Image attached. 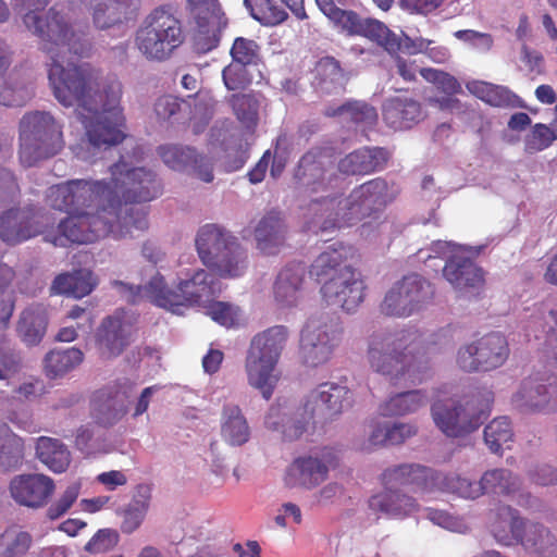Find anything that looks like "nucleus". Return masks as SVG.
<instances>
[{
	"mask_svg": "<svg viewBox=\"0 0 557 557\" xmlns=\"http://www.w3.org/2000/svg\"><path fill=\"white\" fill-rule=\"evenodd\" d=\"M23 23L49 54L48 78L53 95L64 107L76 106L75 114L88 143L99 149L120 144L125 137L122 83L115 77H104L89 63H75L69 58L87 54L89 44L84 33L55 7L44 15L32 10L23 16Z\"/></svg>",
	"mask_w": 557,
	"mask_h": 557,
	"instance_id": "f257e3e1",
	"label": "nucleus"
},
{
	"mask_svg": "<svg viewBox=\"0 0 557 557\" xmlns=\"http://www.w3.org/2000/svg\"><path fill=\"white\" fill-rule=\"evenodd\" d=\"M110 181L70 180L48 189L47 201L55 210H72L57 231L46 227L45 239L54 246L90 244L108 235L123 237L148 227L146 212L129 206L150 201L160 194L156 174L133 166L124 158L110 168Z\"/></svg>",
	"mask_w": 557,
	"mask_h": 557,
	"instance_id": "f03ea898",
	"label": "nucleus"
},
{
	"mask_svg": "<svg viewBox=\"0 0 557 557\" xmlns=\"http://www.w3.org/2000/svg\"><path fill=\"white\" fill-rule=\"evenodd\" d=\"M297 186L304 193L322 194L308 206V230L329 231L350 226L372 211L394 200L398 189L383 178H374L354 188L346 197L336 189L344 178L337 174L332 156L321 149H311L299 160L295 171Z\"/></svg>",
	"mask_w": 557,
	"mask_h": 557,
	"instance_id": "7ed1b4c3",
	"label": "nucleus"
},
{
	"mask_svg": "<svg viewBox=\"0 0 557 557\" xmlns=\"http://www.w3.org/2000/svg\"><path fill=\"white\" fill-rule=\"evenodd\" d=\"M112 285L128 302L148 299L156 306L176 314H183L185 308L198 306L216 323L230 327L238 317V309L224 301H215L221 293V283L203 269L186 272L180 278L177 289L168 287L164 277L157 273L145 286H135L123 281Z\"/></svg>",
	"mask_w": 557,
	"mask_h": 557,
	"instance_id": "20e7f679",
	"label": "nucleus"
},
{
	"mask_svg": "<svg viewBox=\"0 0 557 557\" xmlns=\"http://www.w3.org/2000/svg\"><path fill=\"white\" fill-rule=\"evenodd\" d=\"M429 338L430 335L412 325L374 331L367 341L368 364L394 385L416 384L421 381L416 357L429 349Z\"/></svg>",
	"mask_w": 557,
	"mask_h": 557,
	"instance_id": "39448f33",
	"label": "nucleus"
},
{
	"mask_svg": "<svg viewBox=\"0 0 557 557\" xmlns=\"http://www.w3.org/2000/svg\"><path fill=\"white\" fill-rule=\"evenodd\" d=\"M196 248L202 263L222 277H238L247 269V252L231 232L216 224L198 230Z\"/></svg>",
	"mask_w": 557,
	"mask_h": 557,
	"instance_id": "423d86ee",
	"label": "nucleus"
},
{
	"mask_svg": "<svg viewBox=\"0 0 557 557\" xmlns=\"http://www.w3.org/2000/svg\"><path fill=\"white\" fill-rule=\"evenodd\" d=\"M184 40L181 22L163 7L152 10L135 34V46L148 61L163 62Z\"/></svg>",
	"mask_w": 557,
	"mask_h": 557,
	"instance_id": "0eeeda50",
	"label": "nucleus"
},
{
	"mask_svg": "<svg viewBox=\"0 0 557 557\" xmlns=\"http://www.w3.org/2000/svg\"><path fill=\"white\" fill-rule=\"evenodd\" d=\"M61 125L45 111L28 112L20 122V160L25 166L53 157L64 146Z\"/></svg>",
	"mask_w": 557,
	"mask_h": 557,
	"instance_id": "6e6552de",
	"label": "nucleus"
},
{
	"mask_svg": "<svg viewBox=\"0 0 557 557\" xmlns=\"http://www.w3.org/2000/svg\"><path fill=\"white\" fill-rule=\"evenodd\" d=\"M342 327L325 313L308 319L300 334L302 362L312 368L327 363L342 342Z\"/></svg>",
	"mask_w": 557,
	"mask_h": 557,
	"instance_id": "1a4fd4ad",
	"label": "nucleus"
},
{
	"mask_svg": "<svg viewBox=\"0 0 557 557\" xmlns=\"http://www.w3.org/2000/svg\"><path fill=\"white\" fill-rule=\"evenodd\" d=\"M434 288L418 274L404 276L385 294L381 312L388 317L408 318L423 310L433 299Z\"/></svg>",
	"mask_w": 557,
	"mask_h": 557,
	"instance_id": "9d476101",
	"label": "nucleus"
},
{
	"mask_svg": "<svg viewBox=\"0 0 557 557\" xmlns=\"http://www.w3.org/2000/svg\"><path fill=\"white\" fill-rule=\"evenodd\" d=\"M329 20L341 32L349 36L357 35L370 38L391 54L397 53L401 47L408 51H419L424 45L422 40L410 41L407 39L405 44L400 42L398 35L389 30L382 22L375 18L361 17L350 10L338 8Z\"/></svg>",
	"mask_w": 557,
	"mask_h": 557,
	"instance_id": "9b49d317",
	"label": "nucleus"
},
{
	"mask_svg": "<svg viewBox=\"0 0 557 557\" xmlns=\"http://www.w3.org/2000/svg\"><path fill=\"white\" fill-rule=\"evenodd\" d=\"M188 23L193 32L194 48L207 53L218 47L226 18L215 0H188Z\"/></svg>",
	"mask_w": 557,
	"mask_h": 557,
	"instance_id": "f8f14e48",
	"label": "nucleus"
},
{
	"mask_svg": "<svg viewBox=\"0 0 557 557\" xmlns=\"http://www.w3.org/2000/svg\"><path fill=\"white\" fill-rule=\"evenodd\" d=\"M508 357L506 337L499 332H492L461 346L456 362L466 372L491 371L502 367Z\"/></svg>",
	"mask_w": 557,
	"mask_h": 557,
	"instance_id": "ddd939ff",
	"label": "nucleus"
},
{
	"mask_svg": "<svg viewBox=\"0 0 557 557\" xmlns=\"http://www.w3.org/2000/svg\"><path fill=\"white\" fill-rule=\"evenodd\" d=\"M431 414L435 425L448 437H462L482 423L481 413L471 401L438 400L432 405Z\"/></svg>",
	"mask_w": 557,
	"mask_h": 557,
	"instance_id": "4468645a",
	"label": "nucleus"
},
{
	"mask_svg": "<svg viewBox=\"0 0 557 557\" xmlns=\"http://www.w3.org/2000/svg\"><path fill=\"white\" fill-rule=\"evenodd\" d=\"M50 218L34 207L11 209L0 215V238L16 245L39 234L46 235Z\"/></svg>",
	"mask_w": 557,
	"mask_h": 557,
	"instance_id": "2eb2a0df",
	"label": "nucleus"
},
{
	"mask_svg": "<svg viewBox=\"0 0 557 557\" xmlns=\"http://www.w3.org/2000/svg\"><path fill=\"white\" fill-rule=\"evenodd\" d=\"M511 404L521 412L549 413L557 410V379H523L512 394Z\"/></svg>",
	"mask_w": 557,
	"mask_h": 557,
	"instance_id": "dca6fc26",
	"label": "nucleus"
},
{
	"mask_svg": "<svg viewBox=\"0 0 557 557\" xmlns=\"http://www.w3.org/2000/svg\"><path fill=\"white\" fill-rule=\"evenodd\" d=\"M135 387V383L129 379H120L99 389L92 400L98 422L103 425L117 423L128 410Z\"/></svg>",
	"mask_w": 557,
	"mask_h": 557,
	"instance_id": "f3484780",
	"label": "nucleus"
},
{
	"mask_svg": "<svg viewBox=\"0 0 557 557\" xmlns=\"http://www.w3.org/2000/svg\"><path fill=\"white\" fill-rule=\"evenodd\" d=\"M132 334L133 322L127 312L117 310L104 318L96 332V345L100 357L104 360L119 357L129 345Z\"/></svg>",
	"mask_w": 557,
	"mask_h": 557,
	"instance_id": "a211bd4d",
	"label": "nucleus"
},
{
	"mask_svg": "<svg viewBox=\"0 0 557 557\" xmlns=\"http://www.w3.org/2000/svg\"><path fill=\"white\" fill-rule=\"evenodd\" d=\"M352 405V393L343 384L325 382L310 392L302 410L310 421L313 417L335 418Z\"/></svg>",
	"mask_w": 557,
	"mask_h": 557,
	"instance_id": "6ab92c4d",
	"label": "nucleus"
},
{
	"mask_svg": "<svg viewBox=\"0 0 557 557\" xmlns=\"http://www.w3.org/2000/svg\"><path fill=\"white\" fill-rule=\"evenodd\" d=\"M364 283L355 269H343L338 275L329 278L321 287L325 301L347 312L355 311L364 299Z\"/></svg>",
	"mask_w": 557,
	"mask_h": 557,
	"instance_id": "aec40b11",
	"label": "nucleus"
},
{
	"mask_svg": "<svg viewBox=\"0 0 557 557\" xmlns=\"http://www.w3.org/2000/svg\"><path fill=\"white\" fill-rule=\"evenodd\" d=\"M333 467L334 456L330 451L300 456L287 467L284 481L289 487L312 490L327 479Z\"/></svg>",
	"mask_w": 557,
	"mask_h": 557,
	"instance_id": "412c9836",
	"label": "nucleus"
},
{
	"mask_svg": "<svg viewBox=\"0 0 557 557\" xmlns=\"http://www.w3.org/2000/svg\"><path fill=\"white\" fill-rule=\"evenodd\" d=\"M162 162L173 171L193 173L205 183L213 181L212 162L195 148L181 144H164L158 147Z\"/></svg>",
	"mask_w": 557,
	"mask_h": 557,
	"instance_id": "4be33fe9",
	"label": "nucleus"
},
{
	"mask_svg": "<svg viewBox=\"0 0 557 557\" xmlns=\"http://www.w3.org/2000/svg\"><path fill=\"white\" fill-rule=\"evenodd\" d=\"M53 491V480L40 473L16 475L10 483L12 498L30 508L45 506Z\"/></svg>",
	"mask_w": 557,
	"mask_h": 557,
	"instance_id": "5701e85b",
	"label": "nucleus"
},
{
	"mask_svg": "<svg viewBox=\"0 0 557 557\" xmlns=\"http://www.w3.org/2000/svg\"><path fill=\"white\" fill-rule=\"evenodd\" d=\"M471 252L449 255L443 269L445 280L459 293L480 288L484 277L482 270L473 262Z\"/></svg>",
	"mask_w": 557,
	"mask_h": 557,
	"instance_id": "b1692460",
	"label": "nucleus"
},
{
	"mask_svg": "<svg viewBox=\"0 0 557 557\" xmlns=\"http://www.w3.org/2000/svg\"><path fill=\"white\" fill-rule=\"evenodd\" d=\"M309 424L307 414L302 409L292 413L287 406L273 404L264 414L263 425L267 430L277 433L284 441H296L306 431Z\"/></svg>",
	"mask_w": 557,
	"mask_h": 557,
	"instance_id": "393cba45",
	"label": "nucleus"
},
{
	"mask_svg": "<svg viewBox=\"0 0 557 557\" xmlns=\"http://www.w3.org/2000/svg\"><path fill=\"white\" fill-rule=\"evenodd\" d=\"M140 5V0H92L94 24L99 29L126 24L135 20Z\"/></svg>",
	"mask_w": 557,
	"mask_h": 557,
	"instance_id": "a878e982",
	"label": "nucleus"
},
{
	"mask_svg": "<svg viewBox=\"0 0 557 557\" xmlns=\"http://www.w3.org/2000/svg\"><path fill=\"white\" fill-rule=\"evenodd\" d=\"M369 508L386 518L404 519L414 513L419 504L401 490L384 486L383 491L370 497Z\"/></svg>",
	"mask_w": 557,
	"mask_h": 557,
	"instance_id": "bb28decb",
	"label": "nucleus"
},
{
	"mask_svg": "<svg viewBox=\"0 0 557 557\" xmlns=\"http://www.w3.org/2000/svg\"><path fill=\"white\" fill-rule=\"evenodd\" d=\"M434 471L420 465H400L386 469L382 474L384 486L399 488L412 486L414 490L433 492Z\"/></svg>",
	"mask_w": 557,
	"mask_h": 557,
	"instance_id": "cd10ccee",
	"label": "nucleus"
},
{
	"mask_svg": "<svg viewBox=\"0 0 557 557\" xmlns=\"http://www.w3.org/2000/svg\"><path fill=\"white\" fill-rule=\"evenodd\" d=\"M305 268L301 264H290L282 269L273 284V298L280 308L298 306L302 298Z\"/></svg>",
	"mask_w": 557,
	"mask_h": 557,
	"instance_id": "c85d7f7f",
	"label": "nucleus"
},
{
	"mask_svg": "<svg viewBox=\"0 0 557 557\" xmlns=\"http://www.w3.org/2000/svg\"><path fill=\"white\" fill-rule=\"evenodd\" d=\"M276 361L247 354L245 371L248 384L258 389L265 400H269L280 381L281 373Z\"/></svg>",
	"mask_w": 557,
	"mask_h": 557,
	"instance_id": "c756f323",
	"label": "nucleus"
},
{
	"mask_svg": "<svg viewBox=\"0 0 557 557\" xmlns=\"http://www.w3.org/2000/svg\"><path fill=\"white\" fill-rule=\"evenodd\" d=\"M222 441L231 447H242L250 441L251 428L238 405L226 404L220 420Z\"/></svg>",
	"mask_w": 557,
	"mask_h": 557,
	"instance_id": "7c9ffc66",
	"label": "nucleus"
},
{
	"mask_svg": "<svg viewBox=\"0 0 557 557\" xmlns=\"http://www.w3.org/2000/svg\"><path fill=\"white\" fill-rule=\"evenodd\" d=\"M285 223L278 212L271 211L260 219L255 228L257 249L263 255H276L284 245Z\"/></svg>",
	"mask_w": 557,
	"mask_h": 557,
	"instance_id": "2f4dec72",
	"label": "nucleus"
},
{
	"mask_svg": "<svg viewBox=\"0 0 557 557\" xmlns=\"http://www.w3.org/2000/svg\"><path fill=\"white\" fill-rule=\"evenodd\" d=\"M387 159L388 152L383 148H362L342 158L337 171L346 175L368 174L383 169Z\"/></svg>",
	"mask_w": 557,
	"mask_h": 557,
	"instance_id": "473e14b6",
	"label": "nucleus"
},
{
	"mask_svg": "<svg viewBox=\"0 0 557 557\" xmlns=\"http://www.w3.org/2000/svg\"><path fill=\"white\" fill-rule=\"evenodd\" d=\"M289 337L285 325H274L256 334L247 354L278 362Z\"/></svg>",
	"mask_w": 557,
	"mask_h": 557,
	"instance_id": "72a5a7b5",
	"label": "nucleus"
},
{
	"mask_svg": "<svg viewBox=\"0 0 557 557\" xmlns=\"http://www.w3.org/2000/svg\"><path fill=\"white\" fill-rule=\"evenodd\" d=\"M349 249L343 244H332L327 246L312 262L310 275L322 285L326 280L333 278L342 272L343 269L351 268L346 263Z\"/></svg>",
	"mask_w": 557,
	"mask_h": 557,
	"instance_id": "f704fd0d",
	"label": "nucleus"
},
{
	"mask_svg": "<svg viewBox=\"0 0 557 557\" xmlns=\"http://www.w3.org/2000/svg\"><path fill=\"white\" fill-rule=\"evenodd\" d=\"M422 117L421 106L413 99L396 97L383 106V119L394 129L409 128Z\"/></svg>",
	"mask_w": 557,
	"mask_h": 557,
	"instance_id": "c9c22d12",
	"label": "nucleus"
},
{
	"mask_svg": "<svg viewBox=\"0 0 557 557\" xmlns=\"http://www.w3.org/2000/svg\"><path fill=\"white\" fill-rule=\"evenodd\" d=\"M433 491L438 490L467 500L482 496L481 481L457 472L440 473L434 471Z\"/></svg>",
	"mask_w": 557,
	"mask_h": 557,
	"instance_id": "e433bc0d",
	"label": "nucleus"
},
{
	"mask_svg": "<svg viewBox=\"0 0 557 557\" xmlns=\"http://www.w3.org/2000/svg\"><path fill=\"white\" fill-rule=\"evenodd\" d=\"M525 520L510 506H500L491 520V532L495 540L504 545L518 542Z\"/></svg>",
	"mask_w": 557,
	"mask_h": 557,
	"instance_id": "4c0bfd02",
	"label": "nucleus"
},
{
	"mask_svg": "<svg viewBox=\"0 0 557 557\" xmlns=\"http://www.w3.org/2000/svg\"><path fill=\"white\" fill-rule=\"evenodd\" d=\"M48 318L41 305L25 308L17 322V334L27 346L38 345L47 330Z\"/></svg>",
	"mask_w": 557,
	"mask_h": 557,
	"instance_id": "58836bf2",
	"label": "nucleus"
},
{
	"mask_svg": "<svg viewBox=\"0 0 557 557\" xmlns=\"http://www.w3.org/2000/svg\"><path fill=\"white\" fill-rule=\"evenodd\" d=\"M482 496L485 494L515 497L521 487L520 478L507 468H493L480 478Z\"/></svg>",
	"mask_w": 557,
	"mask_h": 557,
	"instance_id": "ea45409f",
	"label": "nucleus"
},
{
	"mask_svg": "<svg viewBox=\"0 0 557 557\" xmlns=\"http://www.w3.org/2000/svg\"><path fill=\"white\" fill-rule=\"evenodd\" d=\"M517 543L540 557H548L556 550L555 535L545 525L530 521H525Z\"/></svg>",
	"mask_w": 557,
	"mask_h": 557,
	"instance_id": "a19ab883",
	"label": "nucleus"
},
{
	"mask_svg": "<svg viewBox=\"0 0 557 557\" xmlns=\"http://www.w3.org/2000/svg\"><path fill=\"white\" fill-rule=\"evenodd\" d=\"M84 361V352L77 347L55 348L44 358V370L48 377H62Z\"/></svg>",
	"mask_w": 557,
	"mask_h": 557,
	"instance_id": "79ce46f5",
	"label": "nucleus"
},
{
	"mask_svg": "<svg viewBox=\"0 0 557 557\" xmlns=\"http://www.w3.org/2000/svg\"><path fill=\"white\" fill-rule=\"evenodd\" d=\"M430 401V395L424 389H413L397 393L386 399L380 407L384 416H406L417 412Z\"/></svg>",
	"mask_w": 557,
	"mask_h": 557,
	"instance_id": "37998d69",
	"label": "nucleus"
},
{
	"mask_svg": "<svg viewBox=\"0 0 557 557\" xmlns=\"http://www.w3.org/2000/svg\"><path fill=\"white\" fill-rule=\"evenodd\" d=\"M346 81L339 62L334 58L325 57L317 63L313 85L319 92H337L344 88Z\"/></svg>",
	"mask_w": 557,
	"mask_h": 557,
	"instance_id": "c03bdc74",
	"label": "nucleus"
},
{
	"mask_svg": "<svg viewBox=\"0 0 557 557\" xmlns=\"http://www.w3.org/2000/svg\"><path fill=\"white\" fill-rule=\"evenodd\" d=\"M36 454L42 463L57 473L64 472L71 461L66 446L61 441L51 437L38 438Z\"/></svg>",
	"mask_w": 557,
	"mask_h": 557,
	"instance_id": "a18cd8bd",
	"label": "nucleus"
},
{
	"mask_svg": "<svg viewBox=\"0 0 557 557\" xmlns=\"http://www.w3.org/2000/svg\"><path fill=\"white\" fill-rule=\"evenodd\" d=\"M324 113L326 116H339L344 121H351L362 128L371 127L377 121L376 110L361 101H349L337 108L330 106Z\"/></svg>",
	"mask_w": 557,
	"mask_h": 557,
	"instance_id": "49530a36",
	"label": "nucleus"
},
{
	"mask_svg": "<svg viewBox=\"0 0 557 557\" xmlns=\"http://www.w3.org/2000/svg\"><path fill=\"white\" fill-rule=\"evenodd\" d=\"M244 4L250 15L265 26L278 25L288 16L283 0H244Z\"/></svg>",
	"mask_w": 557,
	"mask_h": 557,
	"instance_id": "de8ad7c7",
	"label": "nucleus"
},
{
	"mask_svg": "<svg viewBox=\"0 0 557 557\" xmlns=\"http://www.w3.org/2000/svg\"><path fill=\"white\" fill-rule=\"evenodd\" d=\"M23 454V440L7 423L0 421V470L8 471L17 467Z\"/></svg>",
	"mask_w": 557,
	"mask_h": 557,
	"instance_id": "09e8293b",
	"label": "nucleus"
},
{
	"mask_svg": "<svg viewBox=\"0 0 557 557\" xmlns=\"http://www.w3.org/2000/svg\"><path fill=\"white\" fill-rule=\"evenodd\" d=\"M469 92L493 107H510L516 104L517 96L507 87L493 85L482 81L467 83Z\"/></svg>",
	"mask_w": 557,
	"mask_h": 557,
	"instance_id": "8fccbe9b",
	"label": "nucleus"
},
{
	"mask_svg": "<svg viewBox=\"0 0 557 557\" xmlns=\"http://www.w3.org/2000/svg\"><path fill=\"white\" fill-rule=\"evenodd\" d=\"M239 123L253 129L259 121L260 100L255 94H234L227 99Z\"/></svg>",
	"mask_w": 557,
	"mask_h": 557,
	"instance_id": "3c124183",
	"label": "nucleus"
},
{
	"mask_svg": "<svg viewBox=\"0 0 557 557\" xmlns=\"http://www.w3.org/2000/svg\"><path fill=\"white\" fill-rule=\"evenodd\" d=\"M512 429L507 417L492 420L484 429V441L493 454L500 455L512 441Z\"/></svg>",
	"mask_w": 557,
	"mask_h": 557,
	"instance_id": "603ef678",
	"label": "nucleus"
},
{
	"mask_svg": "<svg viewBox=\"0 0 557 557\" xmlns=\"http://www.w3.org/2000/svg\"><path fill=\"white\" fill-rule=\"evenodd\" d=\"M480 247H466L457 245L453 242L436 240L431 244L428 249H420L418 257L422 261H426L433 258L449 259V255H459L460 252H471L472 255H479Z\"/></svg>",
	"mask_w": 557,
	"mask_h": 557,
	"instance_id": "864d4df0",
	"label": "nucleus"
},
{
	"mask_svg": "<svg viewBox=\"0 0 557 557\" xmlns=\"http://www.w3.org/2000/svg\"><path fill=\"white\" fill-rule=\"evenodd\" d=\"M30 544L32 537L26 532H5L0 535V557H22Z\"/></svg>",
	"mask_w": 557,
	"mask_h": 557,
	"instance_id": "5fc2aeb1",
	"label": "nucleus"
},
{
	"mask_svg": "<svg viewBox=\"0 0 557 557\" xmlns=\"http://www.w3.org/2000/svg\"><path fill=\"white\" fill-rule=\"evenodd\" d=\"M148 497L139 495L133 499L124 512L121 530L131 534L136 531L143 523L148 510Z\"/></svg>",
	"mask_w": 557,
	"mask_h": 557,
	"instance_id": "6e6d98bb",
	"label": "nucleus"
},
{
	"mask_svg": "<svg viewBox=\"0 0 557 557\" xmlns=\"http://www.w3.org/2000/svg\"><path fill=\"white\" fill-rule=\"evenodd\" d=\"M232 63L244 66L256 65L259 62V46L255 40L238 37L234 40L232 49Z\"/></svg>",
	"mask_w": 557,
	"mask_h": 557,
	"instance_id": "4d7b16f0",
	"label": "nucleus"
},
{
	"mask_svg": "<svg viewBox=\"0 0 557 557\" xmlns=\"http://www.w3.org/2000/svg\"><path fill=\"white\" fill-rule=\"evenodd\" d=\"M222 79L227 90L236 91L247 88L251 84L252 77L247 66L231 62L223 69Z\"/></svg>",
	"mask_w": 557,
	"mask_h": 557,
	"instance_id": "13d9d810",
	"label": "nucleus"
},
{
	"mask_svg": "<svg viewBox=\"0 0 557 557\" xmlns=\"http://www.w3.org/2000/svg\"><path fill=\"white\" fill-rule=\"evenodd\" d=\"M555 139L554 128H550L545 124L537 123L525 137V151L529 153L542 151L548 148Z\"/></svg>",
	"mask_w": 557,
	"mask_h": 557,
	"instance_id": "bf43d9fd",
	"label": "nucleus"
},
{
	"mask_svg": "<svg viewBox=\"0 0 557 557\" xmlns=\"http://www.w3.org/2000/svg\"><path fill=\"white\" fill-rule=\"evenodd\" d=\"M421 76L429 83L436 86L437 89L451 96L461 91V85L453 75L435 70V69H421Z\"/></svg>",
	"mask_w": 557,
	"mask_h": 557,
	"instance_id": "052dcab7",
	"label": "nucleus"
},
{
	"mask_svg": "<svg viewBox=\"0 0 557 557\" xmlns=\"http://www.w3.org/2000/svg\"><path fill=\"white\" fill-rule=\"evenodd\" d=\"M426 517L434 524L440 525L451 532L467 533L468 531H470V525L465 518L453 516L444 510L429 509Z\"/></svg>",
	"mask_w": 557,
	"mask_h": 557,
	"instance_id": "680f3d73",
	"label": "nucleus"
},
{
	"mask_svg": "<svg viewBox=\"0 0 557 557\" xmlns=\"http://www.w3.org/2000/svg\"><path fill=\"white\" fill-rule=\"evenodd\" d=\"M81 493V483L70 484L61 496L47 510V517L51 520L59 519L72 507Z\"/></svg>",
	"mask_w": 557,
	"mask_h": 557,
	"instance_id": "e2e57ef3",
	"label": "nucleus"
},
{
	"mask_svg": "<svg viewBox=\"0 0 557 557\" xmlns=\"http://www.w3.org/2000/svg\"><path fill=\"white\" fill-rule=\"evenodd\" d=\"M119 543V533L112 529L99 530L85 545L90 554H102L113 549Z\"/></svg>",
	"mask_w": 557,
	"mask_h": 557,
	"instance_id": "0e129e2a",
	"label": "nucleus"
},
{
	"mask_svg": "<svg viewBox=\"0 0 557 557\" xmlns=\"http://www.w3.org/2000/svg\"><path fill=\"white\" fill-rule=\"evenodd\" d=\"M454 36L458 40L463 41L471 48L482 53L488 52L494 45V39L491 34L481 33L474 29L457 30L454 33Z\"/></svg>",
	"mask_w": 557,
	"mask_h": 557,
	"instance_id": "69168bd1",
	"label": "nucleus"
},
{
	"mask_svg": "<svg viewBox=\"0 0 557 557\" xmlns=\"http://www.w3.org/2000/svg\"><path fill=\"white\" fill-rule=\"evenodd\" d=\"M33 96L32 89L26 85L13 87L11 85L0 86V104L7 107H18L26 103Z\"/></svg>",
	"mask_w": 557,
	"mask_h": 557,
	"instance_id": "338daca9",
	"label": "nucleus"
},
{
	"mask_svg": "<svg viewBox=\"0 0 557 557\" xmlns=\"http://www.w3.org/2000/svg\"><path fill=\"white\" fill-rule=\"evenodd\" d=\"M525 473L527 478L536 485L548 486L557 483V469L546 463H532Z\"/></svg>",
	"mask_w": 557,
	"mask_h": 557,
	"instance_id": "774afa93",
	"label": "nucleus"
}]
</instances>
